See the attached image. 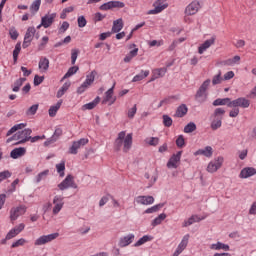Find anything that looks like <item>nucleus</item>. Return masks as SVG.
Segmentation results:
<instances>
[{
    "label": "nucleus",
    "mask_w": 256,
    "mask_h": 256,
    "mask_svg": "<svg viewBox=\"0 0 256 256\" xmlns=\"http://www.w3.org/2000/svg\"><path fill=\"white\" fill-rule=\"evenodd\" d=\"M133 145V134H126L125 131H121L115 142H114V149L116 151H121V147H123L124 153H128Z\"/></svg>",
    "instance_id": "f257e3e1"
},
{
    "label": "nucleus",
    "mask_w": 256,
    "mask_h": 256,
    "mask_svg": "<svg viewBox=\"0 0 256 256\" xmlns=\"http://www.w3.org/2000/svg\"><path fill=\"white\" fill-rule=\"evenodd\" d=\"M32 133H33V130H31L30 128L24 129L22 131H18L12 137L8 138L6 140V143H11L12 141H18L15 145H23V143H27V141H30Z\"/></svg>",
    "instance_id": "f03ea898"
},
{
    "label": "nucleus",
    "mask_w": 256,
    "mask_h": 256,
    "mask_svg": "<svg viewBox=\"0 0 256 256\" xmlns=\"http://www.w3.org/2000/svg\"><path fill=\"white\" fill-rule=\"evenodd\" d=\"M225 115V109L223 108H216L214 110L211 122V129L213 131H217V129H220L221 125H223V116Z\"/></svg>",
    "instance_id": "7ed1b4c3"
},
{
    "label": "nucleus",
    "mask_w": 256,
    "mask_h": 256,
    "mask_svg": "<svg viewBox=\"0 0 256 256\" xmlns=\"http://www.w3.org/2000/svg\"><path fill=\"white\" fill-rule=\"evenodd\" d=\"M97 76V71L93 70L91 73L86 75L85 81L77 88L78 95H83L89 87L95 83V77Z\"/></svg>",
    "instance_id": "20e7f679"
},
{
    "label": "nucleus",
    "mask_w": 256,
    "mask_h": 256,
    "mask_svg": "<svg viewBox=\"0 0 256 256\" xmlns=\"http://www.w3.org/2000/svg\"><path fill=\"white\" fill-rule=\"evenodd\" d=\"M225 159L223 156H218L208 163L206 171L208 173H217L221 167H223Z\"/></svg>",
    "instance_id": "39448f33"
},
{
    "label": "nucleus",
    "mask_w": 256,
    "mask_h": 256,
    "mask_svg": "<svg viewBox=\"0 0 256 256\" xmlns=\"http://www.w3.org/2000/svg\"><path fill=\"white\" fill-rule=\"evenodd\" d=\"M77 183H75V177L73 175H67L66 178L58 184V189L60 191H65V189H77Z\"/></svg>",
    "instance_id": "423d86ee"
},
{
    "label": "nucleus",
    "mask_w": 256,
    "mask_h": 256,
    "mask_svg": "<svg viewBox=\"0 0 256 256\" xmlns=\"http://www.w3.org/2000/svg\"><path fill=\"white\" fill-rule=\"evenodd\" d=\"M59 237V233H52L48 235H42L34 241L35 247H41V245H47L51 241H55Z\"/></svg>",
    "instance_id": "0eeeda50"
},
{
    "label": "nucleus",
    "mask_w": 256,
    "mask_h": 256,
    "mask_svg": "<svg viewBox=\"0 0 256 256\" xmlns=\"http://www.w3.org/2000/svg\"><path fill=\"white\" fill-rule=\"evenodd\" d=\"M169 7V4L167 3V0H157L154 3V9L148 11V15H157L161 13L162 11H165Z\"/></svg>",
    "instance_id": "6e6552de"
},
{
    "label": "nucleus",
    "mask_w": 256,
    "mask_h": 256,
    "mask_svg": "<svg viewBox=\"0 0 256 256\" xmlns=\"http://www.w3.org/2000/svg\"><path fill=\"white\" fill-rule=\"evenodd\" d=\"M201 9V2L194 0L190 4H188L184 10V15H197L199 10Z\"/></svg>",
    "instance_id": "1a4fd4ad"
},
{
    "label": "nucleus",
    "mask_w": 256,
    "mask_h": 256,
    "mask_svg": "<svg viewBox=\"0 0 256 256\" xmlns=\"http://www.w3.org/2000/svg\"><path fill=\"white\" fill-rule=\"evenodd\" d=\"M27 213V206L20 205L18 207H14L10 210V219L11 221H17L21 215H25Z\"/></svg>",
    "instance_id": "9d476101"
},
{
    "label": "nucleus",
    "mask_w": 256,
    "mask_h": 256,
    "mask_svg": "<svg viewBox=\"0 0 256 256\" xmlns=\"http://www.w3.org/2000/svg\"><path fill=\"white\" fill-rule=\"evenodd\" d=\"M53 205H54L52 208L53 215H59V213H61V209H63V206L65 205L63 196H59V195L54 196Z\"/></svg>",
    "instance_id": "9b49d317"
},
{
    "label": "nucleus",
    "mask_w": 256,
    "mask_h": 256,
    "mask_svg": "<svg viewBox=\"0 0 256 256\" xmlns=\"http://www.w3.org/2000/svg\"><path fill=\"white\" fill-rule=\"evenodd\" d=\"M181 155H183V151H178L176 154H173L168 160L166 167H168V169H177L181 163Z\"/></svg>",
    "instance_id": "f8f14e48"
},
{
    "label": "nucleus",
    "mask_w": 256,
    "mask_h": 256,
    "mask_svg": "<svg viewBox=\"0 0 256 256\" xmlns=\"http://www.w3.org/2000/svg\"><path fill=\"white\" fill-rule=\"evenodd\" d=\"M87 143H89V139L87 138H82L78 141H74L72 143V146L69 148L70 155H77V153L79 152V149H81V147H85Z\"/></svg>",
    "instance_id": "ddd939ff"
},
{
    "label": "nucleus",
    "mask_w": 256,
    "mask_h": 256,
    "mask_svg": "<svg viewBox=\"0 0 256 256\" xmlns=\"http://www.w3.org/2000/svg\"><path fill=\"white\" fill-rule=\"evenodd\" d=\"M249 105H251V101L245 97H240L235 100H232L229 103V107H241L242 109H248Z\"/></svg>",
    "instance_id": "4468645a"
},
{
    "label": "nucleus",
    "mask_w": 256,
    "mask_h": 256,
    "mask_svg": "<svg viewBox=\"0 0 256 256\" xmlns=\"http://www.w3.org/2000/svg\"><path fill=\"white\" fill-rule=\"evenodd\" d=\"M125 3L121 1H110L100 6L101 11H109V9H123Z\"/></svg>",
    "instance_id": "2eb2a0df"
},
{
    "label": "nucleus",
    "mask_w": 256,
    "mask_h": 256,
    "mask_svg": "<svg viewBox=\"0 0 256 256\" xmlns=\"http://www.w3.org/2000/svg\"><path fill=\"white\" fill-rule=\"evenodd\" d=\"M114 90H115V83L110 89H108L105 92V97L102 100V105H106V103H109V105H113V103L117 101V97L113 95Z\"/></svg>",
    "instance_id": "dca6fc26"
},
{
    "label": "nucleus",
    "mask_w": 256,
    "mask_h": 256,
    "mask_svg": "<svg viewBox=\"0 0 256 256\" xmlns=\"http://www.w3.org/2000/svg\"><path fill=\"white\" fill-rule=\"evenodd\" d=\"M56 17H57V13L47 14L43 16L41 19L42 27H44V29H49V27L53 25Z\"/></svg>",
    "instance_id": "f3484780"
},
{
    "label": "nucleus",
    "mask_w": 256,
    "mask_h": 256,
    "mask_svg": "<svg viewBox=\"0 0 256 256\" xmlns=\"http://www.w3.org/2000/svg\"><path fill=\"white\" fill-rule=\"evenodd\" d=\"M189 237V234L184 235L173 254L174 256H179L181 253H183V251H185V249H187V245H189Z\"/></svg>",
    "instance_id": "a211bd4d"
},
{
    "label": "nucleus",
    "mask_w": 256,
    "mask_h": 256,
    "mask_svg": "<svg viewBox=\"0 0 256 256\" xmlns=\"http://www.w3.org/2000/svg\"><path fill=\"white\" fill-rule=\"evenodd\" d=\"M134 201L137 205H153L155 198L153 196H137Z\"/></svg>",
    "instance_id": "6ab92c4d"
},
{
    "label": "nucleus",
    "mask_w": 256,
    "mask_h": 256,
    "mask_svg": "<svg viewBox=\"0 0 256 256\" xmlns=\"http://www.w3.org/2000/svg\"><path fill=\"white\" fill-rule=\"evenodd\" d=\"M133 241H135V234H128L120 238L118 245L119 247H122V248L129 247V245H131Z\"/></svg>",
    "instance_id": "aec40b11"
},
{
    "label": "nucleus",
    "mask_w": 256,
    "mask_h": 256,
    "mask_svg": "<svg viewBox=\"0 0 256 256\" xmlns=\"http://www.w3.org/2000/svg\"><path fill=\"white\" fill-rule=\"evenodd\" d=\"M254 175H256V169L254 167H245L240 171L239 178L249 179V177H253Z\"/></svg>",
    "instance_id": "412c9836"
},
{
    "label": "nucleus",
    "mask_w": 256,
    "mask_h": 256,
    "mask_svg": "<svg viewBox=\"0 0 256 256\" xmlns=\"http://www.w3.org/2000/svg\"><path fill=\"white\" fill-rule=\"evenodd\" d=\"M134 47V49H133ZM129 49H133L130 51L125 57H124V63H131L133 58L137 57V54L139 53V48H137L136 44H131L129 46Z\"/></svg>",
    "instance_id": "4be33fe9"
},
{
    "label": "nucleus",
    "mask_w": 256,
    "mask_h": 256,
    "mask_svg": "<svg viewBox=\"0 0 256 256\" xmlns=\"http://www.w3.org/2000/svg\"><path fill=\"white\" fill-rule=\"evenodd\" d=\"M215 39V36H213L210 39L204 41V43H202L198 48L199 55H203L204 51L209 49V47H211L212 45H215Z\"/></svg>",
    "instance_id": "5701e85b"
},
{
    "label": "nucleus",
    "mask_w": 256,
    "mask_h": 256,
    "mask_svg": "<svg viewBox=\"0 0 256 256\" xmlns=\"http://www.w3.org/2000/svg\"><path fill=\"white\" fill-rule=\"evenodd\" d=\"M167 73V68H156L152 70V77L149 81V83L160 79L161 77H165V74Z\"/></svg>",
    "instance_id": "b1692460"
},
{
    "label": "nucleus",
    "mask_w": 256,
    "mask_h": 256,
    "mask_svg": "<svg viewBox=\"0 0 256 256\" xmlns=\"http://www.w3.org/2000/svg\"><path fill=\"white\" fill-rule=\"evenodd\" d=\"M26 153H27V149L25 147L14 148L10 152V157L12 159H19L21 157H24V155H26Z\"/></svg>",
    "instance_id": "393cba45"
},
{
    "label": "nucleus",
    "mask_w": 256,
    "mask_h": 256,
    "mask_svg": "<svg viewBox=\"0 0 256 256\" xmlns=\"http://www.w3.org/2000/svg\"><path fill=\"white\" fill-rule=\"evenodd\" d=\"M205 217H200L199 215H192L189 219L184 220L182 223V227H190V225H193V223H199L200 221H203Z\"/></svg>",
    "instance_id": "a878e982"
},
{
    "label": "nucleus",
    "mask_w": 256,
    "mask_h": 256,
    "mask_svg": "<svg viewBox=\"0 0 256 256\" xmlns=\"http://www.w3.org/2000/svg\"><path fill=\"white\" fill-rule=\"evenodd\" d=\"M61 135H63V130L61 128H57L53 136L50 139H48L46 142H44L45 147H49V145H52V143H55Z\"/></svg>",
    "instance_id": "bb28decb"
},
{
    "label": "nucleus",
    "mask_w": 256,
    "mask_h": 256,
    "mask_svg": "<svg viewBox=\"0 0 256 256\" xmlns=\"http://www.w3.org/2000/svg\"><path fill=\"white\" fill-rule=\"evenodd\" d=\"M194 155H203L204 157H213V148L211 146H206L204 149L197 150Z\"/></svg>",
    "instance_id": "cd10ccee"
},
{
    "label": "nucleus",
    "mask_w": 256,
    "mask_h": 256,
    "mask_svg": "<svg viewBox=\"0 0 256 256\" xmlns=\"http://www.w3.org/2000/svg\"><path fill=\"white\" fill-rule=\"evenodd\" d=\"M124 25L123 18L115 20L113 22L111 33H119L123 29Z\"/></svg>",
    "instance_id": "c85d7f7f"
},
{
    "label": "nucleus",
    "mask_w": 256,
    "mask_h": 256,
    "mask_svg": "<svg viewBox=\"0 0 256 256\" xmlns=\"http://www.w3.org/2000/svg\"><path fill=\"white\" fill-rule=\"evenodd\" d=\"M38 67L42 73L49 71V60L47 57H41L39 60Z\"/></svg>",
    "instance_id": "c756f323"
},
{
    "label": "nucleus",
    "mask_w": 256,
    "mask_h": 256,
    "mask_svg": "<svg viewBox=\"0 0 256 256\" xmlns=\"http://www.w3.org/2000/svg\"><path fill=\"white\" fill-rule=\"evenodd\" d=\"M25 81H27V78H19L17 79L12 85V91L14 93H19L21 87H23V83H25Z\"/></svg>",
    "instance_id": "7c9ffc66"
},
{
    "label": "nucleus",
    "mask_w": 256,
    "mask_h": 256,
    "mask_svg": "<svg viewBox=\"0 0 256 256\" xmlns=\"http://www.w3.org/2000/svg\"><path fill=\"white\" fill-rule=\"evenodd\" d=\"M25 127H27V123H20L14 125L11 129L8 130V132L6 133V137H11L13 133H17V131H21V129H25Z\"/></svg>",
    "instance_id": "2f4dec72"
},
{
    "label": "nucleus",
    "mask_w": 256,
    "mask_h": 256,
    "mask_svg": "<svg viewBox=\"0 0 256 256\" xmlns=\"http://www.w3.org/2000/svg\"><path fill=\"white\" fill-rule=\"evenodd\" d=\"M101 101V98L98 96L96 97L92 102H89L85 105L82 106V109L85 110H89L91 111V109H95L97 107V105H99V102Z\"/></svg>",
    "instance_id": "473e14b6"
},
{
    "label": "nucleus",
    "mask_w": 256,
    "mask_h": 256,
    "mask_svg": "<svg viewBox=\"0 0 256 256\" xmlns=\"http://www.w3.org/2000/svg\"><path fill=\"white\" fill-rule=\"evenodd\" d=\"M195 99L198 101V103H205V101H207V92L199 88L195 95Z\"/></svg>",
    "instance_id": "72a5a7b5"
},
{
    "label": "nucleus",
    "mask_w": 256,
    "mask_h": 256,
    "mask_svg": "<svg viewBox=\"0 0 256 256\" xmlns=\"http://www.w3.org/2000/svg\"><path fill=\"white\" fill-rule=\"evenodd\" d=\"M210 249H212L214 251H221V249L223 251H229L230 247L227 244L217 242L216 244H211Z\"/></svg>",
    "instance_id": "f704fd0d"
},
{
    "label": "nucleus",
    "mask_w": 256,
    "mask_h": 256,
    "mask_svg": "<svg viewBox=\"0 0 256 256\" xmlns=\"http://www.w3.org/2000/svg\"><path fill=\"white\" fill-rule=\"evenodd\" d=\"M69 87H71V82H65L63 86L58 90L56 97L61 99V97L64 96L67 91H69Z\"/></svg>",
    "instance_id": "c9c22d12"
},
{
    "label": "nucleus",
    "mask_w": 256,
    "mask_h": 256,
    "mask_svg": "<svg viewBox=\"0 0 256 256\" xmlns=\"http://www.w3.org/2000/svg\"><path fill=\"white\" fill-rule=\"evenodd\" d=\"M189 111V108H187V105L181 104L176 112H175V117H185L186 113Z\"/></svg>",
    "instance_id": "e433bc0d"
},
{
    "label": "nucleus",
    "mask_w": 256,
    "mask_h": 256,
    "mask_svg": "<svg viewBox=\"0 0 256 256\" xmlns=\"http://www.w3.org/2000/svg\"><path fill=\"white\" fill-rule=\"evenodd\" d=\"M149 73H150L149 70H146V71L142 70L140 72V74L135 75L133 77L132 83H137L138 81H143V79H145L146 77H149Z\"/></svg>",
    "instance_id": "4c0bfd02"
},
{
    "label": "nucleus",
    "mask_w": 256,
    "mask_h": 256,
    "mask_svg": "<svg viewBox=\"0 0 256 256\" xmlns=\"http://www.w3.org/2000/svg\"><path fill=\"white\" fill-rule=\"evenodd\" d=\"M63 104V100H60L57 102L56 105L51 106L49 109V116L50 117H55V115H57V112L59 111V109H61V105Z\"/></svg>",
    "instance_id": "58836bf2"
},
{
    "label": "nucleus",
    "mask_w": 256,
    "mask_h": 256,
    "mask_svg": "<svg viewBox=\"0 0 256 256\" xmlns=\"http://www.w3.org/2000/svg\"><path fill=\"white\" fill-rule=\"evenodd\" d=\"M144 177H145V179H149L148 188L153 187L155 185V183H157V179H158L157 173H154L152 175L149 173H146L144 175Z\"/></svg>",
    "instance_id": "ea45409f"
},
{
    "label": "nucleus",
    "mask_w": 256,
    "mask_h": 256,
    "mask_svg": "<svg viewBox=\"0 0 256 256\" xmlns=\"http://www.w3.org/2000/svg\"><path fill=\"white\" fill-rule=\"evenodd\" d=\"M229 103H231V98H218L213 101L214 107H219L220 105H227L229 107Z\"/></svg>",
    "instance_id": "a19ab883"
},
{
    "label": "nucleus",
    "mask_w": 256,
    "mask_h": 256,
    "mask_svg": "<svg viewBox=\"0 0 256 256\" xmlns=\"http://www.w3.org/2000/svg\"><path fill=\"white\" fill-rule=\"evenodd\" d=\"M165 219H167V214L162 213L159 214L151 223L152 227H157V225H161V223H163V221H165Z\"/></svg>",
    "instance_id": "79ce46f5"
},
{
    "label": "nucleus",
    "mask_w": 256,
    "mask_h": 256,
    "mask_svg": "<svg viewBox=\"0 0 256 256\" xmlns=\"http://www.w3.org/2000/svg\"><path fill=\"white\" fill-rule=\"evenodd\" d=\"M148 241H153V237L144 235L134 244V247H141V245H145V243H148Z\"/></svg>",
    "instance_id": "37998d69"
},
{
    "label": "nucleus",
    "mask_w": 256,
    "mask_h": 256,
    "mask_svg": "<svg viewBox=\"0 0 256 256\" xmlns=\"http://www.w3.org/2000/svg\"><path fill=\"white\" fill-rule=\"evenodd\" d=\"M36 32L37 30L35 29V27H28L24 39L33 41V37H35Z\"/></svg>",
    "instance_id": "c03bdc74"
},
{
    "label": "nucleus",
    "mask_w": 256,
    "mask_h": 256,
    "mask_svg": "<svg viewBox=\"0 0 256 256\" xmlns=\"http://www.w3.org/2000/svg\"><path fill=\"white\" fill-rule=\"evenodd\" d=\"M49 176V170H44L40 172L36 177H35V183H41V181H45L47 177Z\"/></svg>",
    "instance_id": "a18cd8bd"
},
{
    "label": "nucleus",
    "mask_w": 256,
    "mask_h": 256,
    "mask_svg": "<svg viewBox=\"0 0 256 256\" xmlns=\"http://www.w3.org/2000/svg\"><path fill=\"white\" fill-rule=\"evenodd\" d=\"M163 207V204H157V205H154L148 209H146L144 211L145 214L149 215L151 213H157V211H159V209H161Z\"/></svg>",
    "instance_id": "49530a36"
},
{
    "label": "nucleus",
    "mask_w": 256,
    "mask_h": 256,
    "mask_svg": "<svg viewBox=\"0 0 256 256\" xmlns=\"http://www.w3.org/2000/svg\"><path fill=\"white\" fill-rule=\"evenodd\" d=\"M79 71L78 66L70 67L67 71V73L64 75V79H69V77H72V75H75Z\"/></svg>",
    "instance_id": "de8ad7c7"
},
{
    "label": "nucleus",
    "mask_w": 256,
    "mask_h": 256,
    "mask_svg": "<svg viewBox=\"0 0 256 256\" xmlns=\"http://www.w3.org/2000/svg\"><path fill=\"white\" fill-rule=\"evenodd\" d=\"M19 53H21V43L18 42L15 46V49L13 51V59L14 63H17V59L19 58Z\"/></svg>",
    "instance_id": "09e8293b"
},
{
    "label": "nucleus",
    "mask_w": 256,
    "mask_h": 256,
    "mask_svg": "<svg viewBox=\"0 0 256 256\" xmlns=\"http://www.w3.org/2000/svg\"><path fill=\"white\" fill-rule=\"evenodd\" d=\"M197 130V125L195 123L190 122L184 127V133H193V131Z\"/></svg>",
    "instance_id": "8fccbe9b"
},
{
    "label": "nucleus",
    "mask_w": 256,
    "mask_h": 256,
    "mask_svg": "<svg viewBox=\"0 0 256 256\" xmlns=\"http://www.w3.org/2000/svg\"><path fill=\"white\" fill-rule=\"evenodd\" d=\"M41 7V0H35L32 5L30 6V11L32 13H37L39 11V8Z\"/></svg>",
    "instance_id": "3c124183"
},
{
    "label": "nucleus",
    "mask_w": 256,
    "mask_h": 256,
    "mask_svg": "<svg viewBox=\"0 0 256 256\" xmlns=\"http://www.w3.org/2000/svg\"><path fill=\"white\" fill-rule=\"evenodd\" d=\"M57 172L59 173L60 177H65V162H61L56 165Z\"/></svg>",
    "instance_id": "603ef678"
},
{
    "label": "nucleus",
    "mask_w": 256,
    "mask_h": 256,
    "mask_svg": "<svg viewBox=\"0 0 256 256\" xmlns=\"http://www.w3.org/2000/svg\"><path fill=\"white\" fill-rule=\"evenodd\" d=\"M9 35L13 41H17V39L19 38V32L17 31V29L15 27L10 28Z\"/></svg>",
    "instance_id": "864d4df0"
},
{
    "label": "nucleus",
    "mask_w": 256,
    "mask_h": 256,
    "mask_svg": "<svg viewBox=\"0 0 256 256\" xmlns=\"http://www.w3.org/2000/svg\"><path fill=\"white\" fill-rule=\"evenodd\" d=\"M162 119L164 127H171L173 125V119L169 115H163Z\"/></svg>",
    "instance_id": "5fc2aeb1"
},
{
    "label": "nucleus",
    "mask_w": 256,
    "mask_h": 256,
    "mask_svg": "<svg viewBox=\"0 0 256 256\" xmlns=\"http://www.w3.org/2000/svg\"><path fill=\"white\" fill-rule=\"evenodd\" d=\"M222 81H224V79L221 77V71H219L218 74L212 78V84L219 85L222 83Z\"/></svg>",
    "instance_id": "6e6d98bb"
},
{
    "label": "nucleus",
    "mask_w": 256,
    "mask_h": 256,
    "mask_svg": "<svg viewBox=\"0 0 256 256\" xmlns=\"http://www.w3.org/2000/svg\"><path fill=\"white\" fill-rule=\"evenodd\" d=\"M146 143H148V145H150L151 147H157V145H159V138L157 137L147 138Z\"/></svg>",
    "instance_id": "4d7b16f0"
},
{
    "label": "nucleus",
    "mask_w": 256,
    "mask_h": 256,
    "mask_svg": "<svg viewBox=\"0 0 256 256\" xmlns=\"http://www.w3.org/2000/svg\"><path fill=\"white\" fill-rule=\"evenodd\" d=\"M135 115H137V104H135L132 108H130L127 112L128 119H134Z\"/></svg>",
    "instance_id": "13d9d810"
},
{
    "label": "nucleus",
    "mask_w": 256,
    "mask_h": 256,
    "mask_svg": "<svg viewBox=\"0 0 256 256\" xmlns=\"http://www.w3.org/2000/svg\"><path fill=\"white\" fill-rule=\"evenodd\" d=\"M77 57H79V49H72L71 50V64L75 65L77 62Z\"/></svg>",
    "instance_id": "bf43d9fd"
},
{
    "label": "nucleus",
    "mask_w": 256,
    "mask_h": 256,
    "mask_svg": "<svg viewBox=\"0 0 256 256\" xmlns=\"http://www.w3.org/2000/svg\"><path fill=\"white\" fill-rule=\"evenodd\" d=\"M26 243L27 241L25 240V238H20L16 242L12 243L11 247L12 249H15L17 247H23V245H25Z\"/></svg>",
    "instance_id": "052dcab7"
},
{
    "label": "nucleus",
    "mask_w": 256,
    "mask_h": 256,
    "mask_svg": "<svg viewBox=\"0 0 256 256\" xmlns=\"http://www.w3.org/2000/svg\"><path fill=\"white\" fill-rule=\"evenodd\" d=\"M39 109V104L32 105L27 111L26 115H35L37 113V110Z\"/></svg>",
    "instance_id": "680f3d73"
},
{
    "label": "nucleus",
    "mask_w": 256,
    "mask_h": 256,
    "mask_svg": "<svg viewBox=\"0 0 256 256\" xmlns=\"http://www.w3.org/2000/svg\"><path fill=\"white\" fill-rule=\"evenodd\" d=\"M11 172L9 170L0 172V183H2V181H5V179H9V177H11Z\"/></svg>",
    "instance_id": "e2e57ef3"
},
{
    "label": "nucleus",
    "mask_w": 256,
    "mask_h": 256,
    "mask_svg": "<svg viewBox=\"0 0 256 256\" xmlns=\"http://www.w3.org/2000/svg\"><path fill=\"white\" fill-rule=\"evenodd\" d=\"M176 145L180 149H182V147H185V138L183 137V135L178 136V138L176 139Z\"/></svg>",
    "instance_id": "0e129e2a"
},
{
    "label": "nucleus",
    "mask_w": 256,
    "mask_h": 256,
    "mask_svg": "<svg viewBox=\"0 0 256 256\" xmlns=\"http://www.w3.org/2000/svg\"><path fill=\"white\" fill-rule=\"evenodd\" d=\"M47 43H49V37L43 36L42 42L38 46L39 51H43V49H45V45H47Z\"/></svg>",
    "instance_id": "69168bd1"
},
{
    "label": "nucleus",
    "mask_w": 256,
    "mask_h": 256,
    "mask_svg": "<svg viewBox=\"0 0 256 256\" xmlns=\"http://www.w3.org/2000/svg\"><path fill=\"white\" fill-rule=\"evenodd\" d=\"M43 81H45V77L39 76V75H35V77H34V85H35V87H38V85H41V83H43Z\"/></svg>",
    "instance_id": "338daca9"
},
{
    "label": "nucleus",
    "mask_w": 256,
    "mask_h": 256,
    "mask_svg": "<svg viewBox=\"0 0 256 256\" xmlns=\"http://www.w3.org/2000/svg\"><path fill=\"white\" fill-rule=\"evenodd\" d=\"M78 27L83 28L87 25V19H85V16L78 17Z\"/></svg>",
    "instance_id": "774afa93"
}]
</instances>
